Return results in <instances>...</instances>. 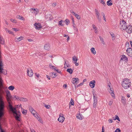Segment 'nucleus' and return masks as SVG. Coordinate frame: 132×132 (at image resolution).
<instances>
[{"instance_id":"f257e3e1","label":"nucleus","mask_w":132,"mask_h":132,"mask_svg":"<svg viewBox=\"0 0 132 132\" xmlns=\"http://www.w3.org/2000/svg\"><path fill=\"white\" fill-rule=\"evenodd\" d=\"M122 85L124 88L128 89L131 86V82L128 79H125L122 82Z\"/></svg>"},{"instance_id":"f03ea898","label":"nucleus","mask_w":132,"mask_h":132,"mask_svg":"<svg viewBox=\"0 0 132 132\" xmlns=\"http://www.w3.org/2000/svg\"><path fill=\"white\" fill-rule=\"evenodd\" d=\"M10 110L12 111L14 114V116L15 119L19 121H20V114H18L17 112L16 108H14L13 106H11L10 108H9Z\"/></svg>"},{"instance_id":"7ed1b4c3","label":"nucleus","mask_w":132,"mask_h":132,"mask_svg":"<svg viewBox=\"0 0 132 132\" xmlns=\"http://www.w3.org/2000/svg\"><path fill=\"white\" fill-rule=\"evenodd\" d=\"M119 27L121 29L125 30L127 27L126 22L123 20L120 21Z\"/></svg>"},{"instance_id":"20e7f679","label":"nucleus","mask_w":132,"mask_h":132,"mask_svg":"<svg viewBox=\"0 0 132 132\" xmlns=\"http://www.w3.org/2000/svg\"><path fill=\"white\" fill-rule=\"evenodd\" d=\"M95 14L97 19L99 22H101V16L100 15V14L97 10L96 9H95Z\"/></svg>"},{"instance_id":"39448f33","label":"nucleus","mask_w":132,"mask_h":132,"mask_svg":"<svg viewBox=\"0 0 132 132\" xmlns=\"http://www.w3.org/2000/svg\"><path fill=\"white\" fill-rule=\"evenodd\" d=\"M125 30L128 33H130L132 32V27L131 25H129L126 27Z\"/></svg>"},{"instance_id":"423d86ee","label":"nucleus","mask_w":132,"mask_h":132,"mask_svg":"<svg viewBox=\"0 0 132 132\" xmlns=\"http://www.w3.org/2000/svg\"><path fill=\"white\" fill-rule=\"evenodd\" d=\"M127 54L130 56L132 57V49L131 48H128L126 50Z\"/></svg>"},{"instance_id":"0eeeda50","label":"nucleus","mask_w":132,"mask_h":132,"mask_svg":"<svg viewBox=\"0 0 132 132\" xmlns=\"http://www.w3.org/2000/svg\"><path fill=\"white\" fill-rule=\"evenodd\" d=\"M63 115L60 114L59 115V117L58 119V121L60 122H63L64 120V117L63 116Z\"/></svg>"},{"instance_id":"6e6552de","label":"nucleus","mask_w":132,"mask_h":132,"mask_svg":"<svg viewBox=\"0 0 132 132\" xmlns=\"http://www.w3.org/2000/svg\"><path fill=\"white\" fill-rule=\"evenodd\" d=\"M34 26L35 27V28L38 30L40 29L42 27L41 24L40 23H35L34 24Z\"/></svg>"},{"instance_id":"1a4fd4ad","label":"nucleus","mask_w":132,"mask_h":132,"mask_svg":"<svg viewBox=\"0 0 132 132\" xmlns=\"http://www.w3.org/2000/svg\"><path fill=\"white\" fill-rule=\"evenodd\" d=\"M30 11L32 13H33L35 14H37L39 12L38 10L37 9H31Z\"/></svg>"},{"instance_id":"9d476101","label":"nucleus","mask_w":132,"mask_h":132,"mask_svg":"<svg viewBox=\"0 0 132 132\" xmlns=\"http://www.w3.org/2000/svg\"><path fill=\"white\" fill-rule=\"evenodd\" d=\"M95 81L94 80H93L90 81L89 82V86L90 87L93 88L95 87Z\"/></svg>"},{"instance_id":"9b49d317","label":"nucleus","mask_w":132,"mask_h":132,"mask_svg":"<svg viewBox=\"0 0 132 132\" xmlns=\"http://www.w3.org/2000/svg\"><path fill=\"white\" fill-rule=\"evenodd\" d=\"M27 73L29 77L32 76L33 75V72L32 70L31 69H27Z\"/></svg>"},{"instance_id":"f8f14e48","label":"nucleus","mask_w":132,"mask_h":132,"mask_svg":"<svg viewBox=\"0 0 132 132\" xmlns=\"http://www.w3.org/2000/svg\"><path fill=\"white\" fill-rule=\"evenodd\" d=\"M44 48L46 50H49L50 49L49 44H45L44 46Z\"/></svg>"},{"instance_id":"ddd939ff","label":"nucleus","mask_w":132,"mask_h":132,"mask_svg":"<svg viewBox=\"0 0 132 132\" xmlns=\"http://www.w3.org/2000/svg\"><path fill=\"white\" fill-rule=\"evenodd\" d=\"M78 80V79L77 78H73L72 79V82L73 84H76Z\"/></svg>"},{"instance_id":"4468645a","label":"nucleus","mask_w":132,"mask_h":132,"mask_svg":"<svg viewBox=\"0 0 132 132\" xmlns=\"http://www.w3.org/2000/svg\"><path fill=\"white\" fill-rule=\"evenodd\" d=\"M120 60H123L124 61L126 60L127 61L128 58L125 55H122Z\"/></svg>"},{"instance_id":"2eb2a0df","label":"nucleus","mask_w":132,"mask_h":132,"mask_svg":"<svg viewBox=\"0 0 132 132\" xmlns=\"http://www.w3.org/2000/svg\"><path fill=\"white\" fill-rule=\"evenodd\" d=\"M18 98L19 100L22 101L26 102L28 101V100L26 98H24L21 97H18Z\"/></svg>"},{"instance_id":"dca6fc26","label":"nucleus","mask_w":132,"mask_h":132,"mask_svg":"<svg viewBox=\"0 0 132 132\" xmlns=\"http://www.w3.org/2000/svg\"><path fill=\"white\" fill-rule=\"evenodd\" d=\"M77 117L78 119H82L83 118V116L81 114H77Z\"/></svg>"},{"instance_id":"f3484780","label":"nucleus","mask_w":132,"mask_h":132,"mask_svg":"<svg viewBox=\"0 0 132 132\" xmlns=\"http://www.w3.org/2000/svg\"><path fill=\"white\" fill-rule=\"evenodd\" d=\"M12 98L11 99V100H18L19 97L17 96H16L14 95L13 96H12Z\"/></svg>"},{"instance_id":"a211bd4d","label":"nucleus","mask_w":132,"mask_h":132,"mask_svg":"<svg viewBox=\"0 0 132 132\" xmlns=\"http://www.w3.org/2000/svg\"><path fill=\"white\" fill-rule=\"evenodd\" d=\"M109 92L113 97H114V94L113 93V89H111V90H109Z\"/></svg>"},{"instance_id":"6ab92c4d","label":"nucleus","mask_w":132,"mask_h":132,"mask_svg":"<svg viewBox=\"0 0 132 132\" xmlns=\"http://www.w3.org/2000/svg\"><path fill=\"white\" fill-rule=\"evenodd\" d=\"M107 5L108 6H111L113 4L111 0H109L107 2Z\"/></svg>"},{"instance_id":"aec40b11","label":"nucleus","mask_w":132,"mask_h":132,"mask_svg":"<svg viewBox=\"0 0 132 132\" xmlns=\"http://www.w3.org/2000/svg\"><path fill=\"white\" fill-rule=\"evenodd\" d=\"M24 37H23L21 36L18 38H16V39H17V40H18V41H20L21 40H24Z\"/></svg>"},{"instance_id":"412c9836","label":"nucleus","mask_w":132,"mask_h":132,"mask_svg":"<svg viewBox=\"0 0 132 132\" xmlns=\"http://www.w3.org/2000/svg\"><path fill=\"white\" fill-rule=\"evenodd\" d=\"M93 97L94 99V103H96L97 104V97H95L94 94H93Z\"/></svg>"},{"instance_id":"4be33fe9","label":"nucleus","mask_w":132,"mask_h":132,"mask_svg":"<svg viewBox=\"0 0 132 132\" xmlns=\"http://www.w3.org/2000/svg\"><path fill=\"white\" fill-rule=\"evenodd\" d=\"M110 35L112 37V40H114L115 39V35L112 32L110 33Z\"/></svg>"},{"instance_id":"5701e85b","label":"nucleus","mask_w":132,"mask_h":132,"mask_svg":"<svg viewBox=\"0 0 132 132\" xmlns=\"http://www.w3.org/2000/svg\"><path fill=\"white\" fill-rule=\"evenodd\" d=\"M90 50L92 53L94 54H96V51L95 50V48H94L92 47Z\"/></svg>"},{"instance_id":"b1692460","label":"nucleus","mask_w":132,"mask_h":132,"mask_svg":"<svg viewBox=\"0 0 132 132\" xmlns=\"http://www.w3.org/2000/svg\"><path fill=\"white\" fill-rule=\"evenodd\" d=\"M17 18L19 19H20L22 20H23L24 21L25 20V19L22 16H20V15H17L16 16Z\"/></svg>"},{"instance_id":"393cba45","label":"nucleus","mask_w":132,"mask_h":132,"mask_svg":"<svg viewBox=\"0 0 132 132\" xmlns=\"http://www.w3.org/2000/svg\"><path fill=\"white\" fill-rule=\"evenodd\" d=\"M67 71L69 72L70 74H71L72 73L73 71L71 68H69L67 70Z\"/></svg>"},{"instance_id":"a878e982","label":"nucleus","mask_w":132,"mask_h":132,"mask_svg":"<svg viewBox=\"0 0 132 132\" xmlns=\"http://www.w3.org/2000/svg\"><path fill=\"white\" fill-rule=\"evenodd\" d=\"M113 118L114 120H116L117 119L118 121H120V120L119 118V117H118V116L117 115H116L115 116V118L113 117Z\"/></svg>"},{"instance_id":"bb28decb","label":"nucleus","mask_w":132,"mask_h":132,"mask_svg":"<svg viewBox=\"0 0 132 132\" xmlns=\"http://www.w3.org/2000/svg\"><path fill=\"white\" fill-rule=\"evenodd\" d=\"M72 60L73 61H74L75 62H77L78 60L76 57L75 56H74L72 57Z\"/></svg>"},{"instance_id":"cd10ccee","label":"nucleus","mask_w":132,"mask_h":132,"mask_svg":"<svg viewBox=\"0 0 132 132\" xmlns=\"http://www.w3.org/2000/svg\"><path fill=\"white\" fill-rule=\"evenodd\" d=\"M9 90H13L14 89V87L13 86H11L8 87Z\"/></svg>"},{"instance_id":"c85d7f7f","label":"nucleus","mask_w":132,"mask_h":132,"mask_svg":"<svg viewBox=\"0 0 132 132\" xmlns=\"http://www.w3.org/2000/svg\"><path fill=\"white\" fill-rule=\"evenodd\" d=\"M51 74L52 75V77L53 78H54L56 77L57 75H56V73H54L53 72H51L50 73V74L51 75Z\"/></svg>"},{"instance_id":"c756f323","label":"nucleus","mask_w":132,"mask_h":132,"mask_svg":"<svg viewBox=\"0 0 132 132\" xmlns=\"http://www.w3.org/2000/svg\"><path fill=\"white\" fill-rule=\"evenodd\" d=\"M74 102H73V100L72 98H71V99L70 101V104H69L70 108V104H71V105H73L74 104Z\"/></svg>"},{"instance_id":"7c9ffc66","label":"nucleus","mask_w":132,"mask_h":132,"mask_svg":"<svg viewBox=\"0 0 132 132\" xmlns=\"http://www.w3.org/2000/svg\"><path fill=\"white\" fill-rule=\"evenodd\" d=\"M31 112L34 116H35V115H36L37 112L35 110H33Z\"/></svg>"},{"instance_id":"2f4dec72","label":"nucleus","mask_w":132,"mask_h":132,"mask_svg":"<svg viewBox=\"0 0 132 132\" xmlns=\"http://www.w3.org/2000/svg\"><path fill=\"white\" fill-rule=\"evenodd\" d=\"M65 65H66V66H67V67H69V68L70 67V65L68 64L67 63H66V61H65V63L64 64V68H67V67H65Z\"/></svg>"},{"instance_id":"473e14b6","label":"nucleus","mask_w":132,"mask_h":132,"mask_svg":"<svg viewBox=\"0 0 132 132\" xmlns=\"http://www.w3.org/2000/svg\"><path fill=\"white\" fill-rule=\"evenodd\" d=\"M27 112V110H25L24 109H23V110L22 111V114L24 115H26V114Z\"/></svg>"},{"instance_id":"72a5a7b5","label":"nucleus","mask_w":132,"mask_h":132,"mask_svg":"<svg viewBox=\"0 0 132 132\" xmlns=\"http://www.w3.org/2000/svg\"><path fill=\"white\" fill-rule=\"evenodd\" d=\"M76 17L77 19H78L79 20L80 19V16L78 14H75L74 15Z\"/></svg>"},{"instance_id":"f704fd0d","label":"nucleus","mask_w":132,"mask_h":132,"mask_svg":"<svg viewBox=\"0 0 132 132\" xmlns=\"http://www.w3.org/2000/svg\"><path fill=\"white\" fill-rule=\"evenodd\" d=\"M122 102L123 103V104H124L126 102V100L125 99V98L124 97H122Z\"/></svg>"},{"instance_id":"c9c22d12","label":"nucleus","mask_w":132,"mask_h":132,"mask_svg":"<svg viewBox=\"0 0 132 132\" xmlns=\"http://www.w3.org/2000/svg\"><path fill=\"white\" fill-rule=\"evenodd\" d=\"M10 20L12 22L14 23H16L17 22L16 20L14 19H10Z\"/></svg>"},{"instance_id":"e433bc0d","label":"nucleus","mask_w":132,"mask_h":132,"mask_svg":"<svg viewBox=\"0 0 132 132\" xmlns=\"http://www.w3.org/2000/svg\"><path fill=\"white\" fill-rule=\"evenodd\" d=\"M63 22V21L62 20H61L59 22V25H60L62 26H63V24H62V22Z\"/></svg>"},{"instance_id":"4c0bfd02","label":"nucleus","mask_w":132,"mask_h":132,"mask_svg":"<svg viewBox=\"0 0 132 132\" xmlns=\"http://www.w3.org/2000/svg\"><path fill=\"white\" fill-rule=\"evenodd\" d=\"M49 67L50 68L52 69H53L54 68H55V66H52L51 64H49Z\"/></svg>"},{"instance_id":"58836bf2","label":"nucleus","mask_w":132,"mask_h":132,"mask_svg":"<svg viewBox=\"0 0 132 132\" xmlns=\"http://www.w3.org/2000/svg\"><path fill=\"white\" fill-rule=\"evenodd\" d=\"M44 106L47 109H49L50 106L49 105H47L45 104Z\"/></svg>"},{"instance_id":"ea45409f","label":"nucleus","mask_w":132,"mask_h":132,"mask_svg":"<svg viewBox=\"0 0 132 132\" xmlns=\"http://www.w3.org/2000/svg\"><path fill=\"white\" fill-rule=\"evenodd\" d=\"M100 2L102 4L104 5L105 4V2L104 0H99Z\"/></svg>"},{"instance_id":"a19ab883","label":"nucleus","mask_w":132,"mask_h":132,"mask_svg":"<svg viewBox=\"0 0 132 132\" xmlns=\"http://www.w3.org/2000/svg\"><path fill=\"white\" fill-rule=\"evenodd\" d=\"M29 110L31 112L32 110H33L34 109L31 106H30L29 107Z\"/></svg>"},{"instance_id":"79ce46f5","label":"nucleus","mask_w":132,"mask_h":132,"mask_svg":"<svg viewBox=\"0 0 132 132\" xmlns=\"http://www.w3.org/2000/svg\"><path fill=\"white\" fill-rule=\"evenodd\" d=\"M65 23H66V24L68 25V24H69L70 23L69 21L67 19H66L64 21Z\"/></svg>"},{"instance_id":"37998d69","label":"nucleus","mask_w":132,"mask_h":132,"mask_svg":"<svg viewBox=\"0 0 132 132\" xmlns=\"http://www.w3.org/2000/svg\"><path fill=\"white\" fill-rule=\"evenodd\" d=\"M92 27L94 30H96L97 28L94 24H93Z\"/></svg>"},{"instance_id":"c03bdc74","label":"nucleus","mask_w":132,"mask_h":132,"mask_svg":"<svg viewBox=\"0 0 132 132\" xmlns=\"http://www.w3.org/2000/svg\"><path fill=\"white\" fill-rule=\"evenodd\" d=\"M115 132H121L119 128H117L115 130Z\"/></svg>"},{"instance_id":"a18cd8bd","label":"nucleus","mask_w":132,"mask_h":132,"mask_svg":"<svg viewBox=\"0 0 132 132\" xmlns=\"http://www.w3.org/2000/svg\"><path fill=\"white\" fill-rule=\"evenodd\" d=\"M4 40L2 37L0 36V41H4Z\"/></svg>"},{"instance_id":"49530a36","label":"nucleus","mask_w":132,"mask_h":132,"mask_svg":"<svg viewBox=\"0 0 132 132\" xmlns=\"http://www.w3.org/2000/svg\"><path fill=\"white\" fill-rule=\"evenodd\" d=\"M108 121L110 123H112L113 122V120L112 119H109L108 120Z\"/></svg>"},{"instance_id":"de8ad7c7","label":"nucleus","mask_w":132,"mask_h":132,"mask_svg":"<svg viewBox=\"0 0 132 132\" xmlns=\"http://www.w3.org/2000/svg\"><path fill=\"white\" fill-rule=\"evenodd\" d=\"M57 5L56 3H54L52 4V5L53 7H55Z\"/></svg>"},{"instance_id":"09e8293b","label":"nucleus","mask_w":132,"mask_h":132,"mask_svg":"<svg viewBox=\"0 0 132 132\" xmlns=\"http://www.w3.org/2000/svg\"><path fill=\"white\" fill-rule=\"evenodd\" d=\"M37 119L39 118L40 116L38 115H37L36 114V115H35V116H34Z\"/></svg>"},{"instance_id":"8fccbe9b","label":"nucleus","mask_w":132,"mask_h":132,"mask_svg":"<svg viewBox=\"0 0 132 132\" xmlns=\"http://www.w3.org/2000/svg\"><path fill=\"white\" fill-rule=\"evenodd\" d=\"M12 29L13 30H14L15 31H17L19 30L18 29L16 28H12Z\"/></svg>"},{"instance_id":"3c124183","label":"nucleus","mask_w":132,"mask_h":132,"mask_svg":"<svg viewBox=\"0 0 132 132\" xmlns=\"http://www.w3.org/2000/svg\"><path fill=\"white\" fill-rule=\"evenodd\" d=\"M21 106V104H20V105H16V107L15 108H16H16H18L20 107Z\"/></svg>"},{"instance_id":"603ef678","label":"nucleus","mask_w":132,"mask_h":132,"mask_svg":"<svg viewBox=\"0 0 132 132\" xmlns=\"http://www.w3.org/2000/svg\"><path fill=\"white\" fill-rule=\"evenodd\" d=\"M7 31L9 34H12L13 33V32L11 31L10 30H7Z\"/></svg>"},{"instance_id":"864d4df0","label":"nucleus","mask_w":132,"mask_h":132,"mask_svg":"<svg viewBox=\"0 0 132 132\" xmlns=\"http://www.w3.org/2000/svg\"><path fill=\"white\" fill-rule=\"evenodd\" d=\"M112 101H110L109 102V105H111L112 104Z\"/></svg>"},{"instance_id":"5fc2aeb1","label":"nucleus","mask_w":132,"mask_h":132,"mask_svg":"<svg viewBox=\"0 0 132 132\" xmlns=\"http://www.w3.org/2000/svg\"><path fill=\"white\" fill-rule=\"evenodd\" d=\"M126 46H127L128 47V46L129 45V44L128 42H126Z\"/></svg>"},{"instance_id":"6e6d98bb","label":"nucleus","mask_w":132,"mask_h":132,"mask_svg":"<svg viewBox=\"0 0 132 132\" xmlns=\"http://www.w3.org/2000/svg\"><path fill=\"white\" fill-rule=\"evenodd\" d=\"M96 103H93V107L94 108H95L96 107Z\"/></svg>"},{"instance_id":"4d7b16f0","label":"nucleus","mask_w":132,"mask_h":132,"mask_svg":"<svg viewBox=\"0 0 132 132\" xmlns=\"http://www.w3.org/2000/svg\"><path fill=\"white\" fill-rule=\"evenodd\" d=\"M83 83H81L80 84H79V85H78L77 86V87L79 86H81L82 85Z\"/></svg>"},{"instance_id":"13d9d810","label":"nucleus","mask_w":132,"mask_h":132,"mask_svg":"<svg viewBox=\"0 0 132 132\" xmlns=\"http://www.w3.org/2000/svg\"><path fill=\"white\" fill-rule=\"evenodd\" d=\"M109 86V87L108 88V91H109V90H111V88L110 87V86L109 85H108Z\"/></svg>"},{"instance_id":"bf43d9fd","label":"nucleus","mask_w":132,"mask_h":132,"mask_svg":"<svg viewBox=\"0 0 132 132\" xmlns=\"http://www.w3.org/2000/svg\"><path fill=\"white\" fill-rule=\"evenodd\" d=\"M73 27L74 29H75V30H76L77 31H78V29L76 28L75 26H73Z\"/></svg>"},{"instance_id":"052dcab7","label":"nucleus","mask_w":132,"mask_h":132,"mask_svg":"<svg viewBox=\"0 0 132 132\" xmlns=\"http://www.w3.org/2000/svg\"><path fill=\"white\" fill-rule=\"evenodd\" d=\"M56 71L58 73H59L60 74H61V72L60 71H59L58 69H57L56 70Z\"/></svg>"},{"instance_id":"680f3d73","label":"nucleus","mask_w":132,"mask_h":132,"mask_svg":"<svg viewBox=\"0 0 132 132\" xmlns=\"http://www.w3.org/2000/svg\"><path fill=\"white\" fill-rule=\"evenodd\" d=\"M35 75L37 77H38L40 75L39 74H37L36 73H35Z\"/></svg>"},{"instance_id":"e2e57ef3","label":"nucleus","mask_w":132,"mask_h":132,"mask_svg":"<svg viewBox=\"0 0 132 132\" xmlns=\"http://www.w3.org/2000/svg\"><path fill=\"white\" fill-rule=\"evenodd\" d=\"M104 127L103 126L102 127V132H104Z\"/></svg>"},{"instance_id":"0e129e2a","label":"nucleus","mask_w":132,"mask_h":132,"mask_svg":"<svg viewBox=\"0 0 132 132\" xmlns=\"http://www.w3.org/2000/svg\"><path fill=\"white\" fill-rule=\"evenodd\" d=\"M101 44L102 46H104L105 44V42H102V43H101Z\"/></svg>"},{"instance_id":"69168bd1","label":"nucleus","mask_w":132,"mask_h":132,"mask_svg":"<svg viewBox=\"0 0 132 132\" xmlns=\"http://www.w3.org/2000/svg\"><path fill=\"white\" fill-rule=\"evenodd\" d=\"M75 65L76 66H78L79 65V63L77 62H75Z\"/></svg>"},{"instance_id":"338daca9","label":"nucleus","mask_w":132,"mask_h":132,"mask_svg":"<svg viewBox=\"0 0 132 132\" xmlns=\"http://www.w3.org/2000/svg\"><path fill=\"white\" fill-rule=\"evenodd\" d=\"M46 77L49 80H50V77H49L48 75H46Z\"/></svg>"},{"instance_id":"774afa93","label":"nucleus","mask_w":132,"mask_h":132,"mask_svg":"<svg viewBox=\"0 0 132 132\" xmlns=\"http://www.w3.org/2000/svg\"><path fill=\"white\" fill-rule=\"evenodd\" d=\"M31 132H36L33 129H31Z\"/></svg>"}]
</instances>
